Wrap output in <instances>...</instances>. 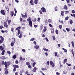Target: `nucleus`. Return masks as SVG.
I'll return each mask as SVG.
<instances>
[{
    "label": "nucleus",
    "instance_id": "1",
    "mask_svg": "<svg viewBox=\"0 0 75 75\" xmlns=\"http://www.w3.org/2000/svg\"><path fill=\"white\" fill-rule=\"evenodd\" d=\"M13 67L14 68L13 69V72H15V71H16V70H17V69L16 68H19V67H20L18 66V65H16V64H13Z\"/></svg>",
    "mask_w": 75,
    "mask_h": 75
},
{
    "label": "nucleus",
    "instance_id": "2",
    "mask_svg": "<svg viewBox=\"0 0 75 75\" xmlns=\"http://www.w3.org/2000/svg\"><path fill=\"white\" fill-rule=\"evenodd\" d=\"M0 38L1 39L0 40V44H1V43L3 42L4 41V39L2 36H0Z\"/></svg>",
    "mask_w": 75,
    "mask_h": 75
},
{
    "label": "nucleus",
    "instance_id": "3",
    "mask_svg": "<svg viewBox=\"0 0 75 75\" xmlns=\"http://www.w3.org/2000/svg\"><path fill=\"white\" fill-rule=\"evenodd\" d=\"M50 65H52V68H54V67H55V64H54V63L52 61H50Z\"/></svg>",
    "mask_w": 75,
    "mask_h": 75
},
{
    "label": "nucleus",
    "instance_id": "4",
    "mask_svg": "<svg viewBox=\"0 0 75 75\" xmlns=\"http://www.w3.org/2000/svg\"><path fill=\"white\" fill-rule=\"evenodd\" d=\"M29 24L30 27H33V23H32V21L30 19L28 20Z\"/></svg>",
    "mask_w": 75,
    "mask_h": 75
},
{
    "label": "nucleus",
    "instance_id": "5",
    "mask_svg": "<svg viewBox=\"0 0 75 75\" xmlns=\"http://www.w3.org/2000/svg\"><path fill=\"white\" fill-rule=\"evenodd\" d=\"M1 14H2V15L4 16L5 14H6V13L4 12V10H1L0 11Z\"/></svg>",
    "mask_w": 75,
    "mask_h": 75
},
{
    "label": "nucleus",
    "instance_id": "6",
    "mask_svg": "<svg viewBox=\"0 0 75 75\" xmlns=\"http://www.w3.org/2000/svg\"><path fill=\"white\" fill-rule=\"evenodd\" d=\"M5 69L6 70L5 72V75H7L8 74L9 72L8 71V69H7V68H5Z\"/></svg>",
    "mask_w": 75,
    "mask_h": 75
},
{
    "label": "nucleus",
    "instance_id": "7",
    "mask_svg": "<svg viewBox=\"0 0 75 75\" xmlns=\"http://www.w3.org/2000/svg\"><path fill=\"white\" fill-rule=\"evenodd\" d=\"M41 10L43 13H44L46 12V9L44 7H42L41 8Z\"/></svg>",
    "mask_w": 75,
    "mask_h": 75
},
{
    "label": "nucleus",
    "instance_id": "8",
    "mask_svg": "<svg viewBox=\"0 0 75 75\" xmlns=\"http://www.w3.org/2000/svg\"><path fill=\"white\" fill-rule=\"evenodd\" d=\"M4 26L5 27L7 28H8V25H7V23L5 22H4Z\"/></svg>",
    "mask_w": 75,
    "mask_h": 75
},
{
    "label": "nucleus",
    "instance_id": "9",
    "mask_svg": "<svg viewBox=\"0 0 75 75\" xmlns=\"http://www.w3.org/2000/svg\"><path fill=\"white\" fill-rule=\"evenodd\" d=\"M21 16L23 18H25L26 17H27V13L26 12H25V15H23V14H21Z\"/></svg>",
    "mask_w": 75,
    "mask_h": 75
},
{
    "label": "nucleus",
    "instance_id": "10",
    "mask_svg": "<svg viewBox=\"0 0 75 75\" xmlns=\"http://www.w3.org/2000/svg\"><path fill=\"white\" fill-rule=\"evenodd\" d=\"M14 12L13 11H10V15L11 16V17L13 16L14 15Z\"/></svg>",
    "mask_w": 75,
    "mask_h": 75
},
{
    "label": "nucleus",
    "instance_id": "11",
    "mask_svg": "<svg viewBox=\"0 0 75 75\" xmlns=\"http://www.w3.org/2000/svg\"><path fill=\"white\" fill-rule=\"evenodd\" d=\"M34 47L35 49L38 50L39 49V45H36L34 46Z\"/></svg>",
    "mask_w": 75,
    "mask_h": 75
},
{
    "label": "nucleus",
    "instance_id": "12",
    "mask_svg": "<svg viewBox=\"0 0 75 75\" xmlns=\"http://www.w3.org/2000/svg\"><path fill=\"white\" fill-rule=\"evenodd\" d=\"M37 69L36 67H35L33 68L32 70V71L33 72H36Z\"/></svg>",
    "mask_w": 75,
    "mask_h": 75
},
{
    "label": "nucleus",
    "instance_id": "13",
    "mask_svg": "<svg viewBox=\"0 0 75 75\" xmlns=\"http://www.w3.org/2000/svg\"><path fill=\"white\" fill-rule=\"evenodd\" d=\"M4 47H3V46H2V45H1L0 46V50H1V51H3L4 50Z\"/></svg>",
    "mask_w": 75,
    "mask_h": 75
},
{
    "label": "nucleus",
    "instance_id": "14",
    "mask_svg": "<svg viewBox=\"0 0 75 75\" xmlns=\"http://www.w3.org/2000/svg\"><path fill=\"white\" fill-rule=\"evenodd\" d=\"M4 65H5V67H6V69H7L8 65H7V62H5Z\"/></svg>",
    "mask_w": 75,
    "mask_h": 75
},
{
    "label": "nucleus",
    "instance_id": "15",
    "mask_svg": "<svg viewBox=\"0 0 75 75\" xmlns=\"http://www.w3.org/2000/svg\"><path fill=\"white\" fill-rule=\"evenodd\" d=\"M38 0H35L34 3L35 4H38Z\"/></svg>",
    "mask_w": 75,
    "mask_h": 75
},
{
    "label": "nucleus",
    "instance_id": "16",
    "mask_svg": "<svg viewBox=\"0 0 75 75\" xmlns=\"http://www.w3.org/2000/svg\"><path fill=\"white\" fill-rule=\"evenodd\" d=\"M43 32H45L47 31V27L45 26L43 30Z\"/></svg>",
    "mask_w": 75,
    "mask_h": 75
},
{
    "label": "nucleus",
    "instance_id": "17",
    "mask_svg": "<svg viewBox=\"0 0 75 75\" xmlns=\"http://www.w3.org/2000/svg\"><path fill=\"white\" fill-rule=\"evenodd\" d=\"M44 28L43 25L41 24L40 26V30H42V29Z\"/></svg>",
    "mask_w": 75,
    "mask_h": 75
},
{
    "label": "nucleus",
    "instance_id": "18",
    "mask_svg": "<svg viewBox=\"0 0 75 75\" xmlns=\"http://www.w3.org/2000/svg\"><path fill=\"white\" fill-rule=\"evenodd\" d=\"M0 58L1 59H6V57L4 56H2L0 57Z\"/></svg>",
    "mask_w": 75,
    "mask_h": 75
},
{
    "label": "nucleus",
    "instance_id": "19",
    "mask_svg": "<svg viewBox=\"0 0 75 75\" xmlns=\"http://www.w3.org/2000/svg\"><path fill=\"white\" fill-rule=\"evenodd\" d=\"M33 2V0H30V3L31 5H33L34 4Z\"/></svg>",
    "mask_w": 75,
    "mask_h": 75
},
{
    "label": "nucleus",
    "instance_id": "20",
    "mask_svg": "<svg viewBox=\"0 0 75 75\" xmlns=\"http://www.w3.org/2000/svg\"><path fill=\"white\" fill-rule=\"evenodd\" d=\"M61 14L62 16H64V12L63 11H61Z\"/></svg>",
    "mask_w": 75,
    "mask_h": 75
},
{
    "label": "nucleus",
    "instance_id": "21",
    "mask_svg": "<svg viewBox=\"0 0 75 75\" xmlns=\"http://www.w3.org/2000/svg\"><path fill=\"white\" fill-rule=\"evenodd\" d=\"M4 52H5V50H3L2 51V52L1 53V55H4Z\"/></svg>",
    "mask_w": 75,
    "mask_h": 75
},
{
    "label": "nucleus",
    "instance_id": "22",
    "mask_svg": "<svg viewBox=\"0 0 75 75\" xmlns=\"http://www.w3.org/2000/svg\"><path fill=\"white\" fill-rule=\"evenodd\" d=\"M64 8L65 10H68V7L67 5H64Z\"/></svg>",
    "mask_w": 75,
    "mask_h": 75
},
{
    "label": "nucleus",
    "instance_id": "23",
    "mask_svg": "<svg viewBox=\"0 0 75 75\" xmlns=\"http://www.w3.org/2000/svg\"><path fill=\"white\" fill-rule=\"evenodd\" d=\"M66 30L67 31V32H69V31H70L71 30V29L69 28H66Z\"/></svg>",
    "mask_w": 75,
    "mask_h": 75
},
{
    "label": "nucleus",
    "instance_id": "24",
    "mask_svg": "<svg viewBox=\"0 0 75 75\" xmlns=\"http://www.w3.org/2000/svg\"><path fill=\"white\" fill-rule=\"evenodd\" d=\"M71 53L73 54V55L74 57V50H73V49H72L71 50Z\"/></svg>",
    "mask_w": 75,
    "mask_h": 75
},
{
    "label": "nucleus",
    "instance_id": "25",
    "mask_svg": "<svg viewBox=\"0 0 75 75\" xmlns=\"http://www.w3.org/2000/svg\"><path fill=\"white\" fill-rule=\"evenodd\" d=\"M21 27L19 26L16 28V30H20V29H21Z\"/></svg>",
    "mask_w": 75,
    "mask_h": 75
},
{
    "label": "nucleus",
    "instance_id": "26",
    "mask_svg": "<svg viewBox=\"0 0 75 75\" xmlns=\"http://www.w3.org/2000/svg\"><path fill=\"white\" fill-rule=\"evenodd\" d=\"M7 54H8L9 55V56L11 55V52L10 51H7L6 52Z\"/></svg>",
    "mask_w": 75,
    "mask_h": 75
},
{
    "label": "nucleus",
    "instance_id": "27",
    "mask_svg": "<svg viewBox=\"0 0 75 75\" xmlns=\"http://www.w3.org/2000/svg\"><path fill=\"white\" fill-rule=\"evenodd\" d=\"M26 64L27 66H28L29 65H30V63L29 62H26Z\"/></svg>",
    "mask_w": 75,
    "mask_h": 75
},
{
    "label": "nucleus",
    "instance_id": "28",
    "mask_svg": "<svg viewBox=\"0 0 75 75\" xmlns=\"http://www.w3.org/2000/svg\"><path fill=\"white\" fill-rule=\"evenodd\" d=\"M41 70H42V71H45V70L46 71V70H47V69H46V68H42Z\"/></svg>",
    "mask_w": 75,
    "mask_h": 75
},
{
    "label": "nucleus",
    "instance_id": "29",
    "mask_svg": "<svg viewBox=\"0 0 75 75\" xmlns=\"http://www.w3.org/2000/svg\"><path fill=\"white\" fill-rule=\"evenodd\" d=\"M43 50L44 51H48V49H46V48H43Z\"/></svg>",
    "mask_w": 75,
    "mask_h": 75
},
{
    "label": "nucleus",
    "instance_id": "30",
    "mask_svg": "<svg viewBox=\"0 0 75 75\" xmlns=\"http://www.w3.org/2000/svg\"><path fill=\"white\" fill-rule=\"evenodd\" d=\"M71 44L73 47L74 48V42L73 41L71 42Z\"/></svg>",
    "mask_w": 75,
    "mask_h": 75
},
{
    "label": "nucleus",
    "instance_id": "31",
    "mask_svg": "<svg viewBox=\"0 0 75 75\" xmlns=\"http://www.w3.org/2000/svg\"><path fill=\"white\" fill-rule=\"evenodd\" d=\"M62 49L63 50H64L65 52H67V50L66 49H64V48H63Z\"/></svg>",
    "mask_w": 75,
    "mask_h": 75
},
{
    "label": "nucleus",
    "instance_id": "32",
    "mask_svg": "<svg viewBox=\"0 0 75 75\" xmlns=\"http://www.w3.org/2000/svg\"><path fill=\"white\" fill-rule=\"evenodd\" d=\"M54 10L56 11H58V7L56 6L54 8Z\"/></svg>",
    "mask_w": 75,
    "mask_h": 75
},
{
    "label": "nucleus",
    "instance_id": "33",
    "mask_svg": "<svg viewBox=\"0 0 75 75\" xmlns=\"http://www.w3.org/2000/svg\"><path fill=\"white\" fill-rule=\"evenodd\" d=\"M36 64V63L35 62H34L33 63V67H34L35 65Z\"/></svg>",
    "mask_w": 75,
    "mask_h": 75
},
{
    "label": "nucleus",
    "instance_id": "34",
    "mask_svg": "<svg viewBox=\"0 0 75 75\" xmlns=\"http://www.w3.org/2000/svg\"><path fill=\"white\" fill-rule=\"evenodd\" d=\"M51 33L52 34H54V29L52 30Z\"/></svg>",
    "mask_w": 75,
    "mask_h": 75
},
{
    "label": "nucleus",
    "instance_id": "35",
    "mask_svg": "<svg viewBox=\"0 0 75 75\" xmlns=\"http://www.w3.org/2000/svg\"><path fill=\"white\" fill-rule=\"evenodd\" d=\"M28 67L29 68H30V69H31V68H32V67H31V66L30 64H29L28 66Z\"/></svg>",
    "mask_w": 75,
    "mask_h": 75
},
{
    "label": "nucleus",
    "instance_id": "36",
    "mask_svg": "<svg viewBox=\"0 0 75 75\" xmlns=\"http://www.w3.org/2000/svg\"><path fill=\"white\" fill-rule=\"evenodd\" d=\"M70 24H72L73 23V21L72 19H70Z\"/></svg>",
    "mask_w": 75,
    "mask_h": 75
},
{
    "label": "nucleus",
    "instance_id": "37",
    "mask_svg": "<svg viewBox=\"0 0 75 75\" xmlns=\"http://www.w3.org/2000/svg\"><path fill=\"white\" fill-rule=\"evenodd\" d=\"M21 33V31H20V30H18V35H20V34H21V33Z\"/></svg>",
    "mask_w": 75,
    "mask_h": 75
},
{
    "label": "nucleus",
    "instance_id": "38",
    "mask_svg": "<svg viewBox=\"0 0 75 75\" xmlns=\"http://www.w3.org/2000/svg\"><path fill=\"white\" fill-rule=\"evenodd\" d=\"M2 28H4V27H3V25H1V26H0V29H1V30Z\"/></svg>",
    "mask_w": 75,
    "mask_h": 75
},
{
    "label": "nucleus",
    "instance_id": "39",
    "mask_svg": "<svg viewBox=\"0 0 75 75\" xmlns=\"http://www.w3.org/2000/svg\"><path fill=\"white\" fill-rule=\"evenodd\" d=\"M55 33H56V34H58V30H55Z\"/></svg>",
    "mask_w": 75,
    "mask_h": 75
},
{
    "label": "nucleus",
    "instance_id": "40",
    "mask_svg": "<svg viewBox=\"0 0 75 75\" xmlns=\"http://www.w3.org/2000/svg\"><path fill=\"white\" fill-rule=\"evenodd\" d=\"M19 37V38H21V37H22V34L21 33Z\"/></svg>",
    "mask_w": 75,
    "mask_h": 75
},
{
    "label": "nucleus",
    "instance_id": "41",
    "mask_svg": "<svg viewBox=\"0 0 75 75\" xmlns=\"http://www.w3.org/2000/svg\"><path fill=\"white\" fill-rule=\"evenodd\" d=\"M49 64H50V61L49 60L47 62V65L48 66H49Z\"/></svg>",
    "mask_w": 75,
    "mask_h": 75
},
{
    "label": "nucleus",
    "instance_id": "42",
    "mask_svg": "<svg viewBox=\"0 0 75 75\" xmlns=\"http://www.w3.org/2000/svg\"><path fill=\"white\" fill-rule=\"evenodd\" d=\"M70 16H71L72 17H75V14H70Z\"/></svg>",
    "mask_w": 75,
    "mask_h": 75
},
{
    "label": "nucleus",
    "instance_id": "43",
    "mask_svg": "<svg viewBox=\"0 0 75 75\" xmlns=\"http://www.w3.org/2000/svg\"><path fill=\"white\" fill-rule=\"evenodd\" d=\"M15 63L17 64H18V60H16Z\"/></svg>",
    "mask_w": 75,
    "mask_h": 75
},
{
    "label": "nucleus",
    "instance_id": "44",
    "mask_svg": "<svg viewBox=\"0 0 75 75\" xmlns=\"http://www.w3.org/2000/svg\"><path fill=\"white\" fill-rule=\"evenodd\" d=\"M68 18H69V17L67 16L65 17V19L66 20H68Z\"/></svg>",
    "mask_w": 75,
    "mask_h": 75
},
{
    "label": "nucleus",
    "instance_id": "45",
    "mask_svg": "<svg viewBox=\"0 0 75 75\" xmlns=\"http://www.w3.org/2000/svg\"><path fill=\"white\" fill-rule=\"evenodd\" d=\"M71 13L73 14H74V13H75V11L74 10H72L71 11Z\"/></svg>",
    "mask_w": 75,
    "mask_h": 75
},
{
    "label": "nucleus",
    "instance_id": "46",
    "mask_svg": "<svg viewBox=\"0 0 75 75\" xmlns=\"http://www.w3.org/2000/svg\"><path fill=\"white\" fill-rule=\"evenodd\" d=\"M45 40H46V41H47V42H48V41H49V40H48V38H45Z\"/></svg>",
    "mask_w": 75,
    "mask_h": 75
},
{
    "label": "nucleus",
    "instance_id": "47",
    "mask_svg": "<svg viewBox=\"0 0 75 75\" xmlns=\"http://www.w3.org/2000/svg\"><path fill=\"white\" fill-rule=\"evenodd\" d=\"M45 55H46V57H47L48 55V52H45Z\"/></svg>",
    "mask_w": 75,
    "mask_h": 75
},
{
    "label": "nucleus",
    "instance_id": "48",
    "mask_svg": "<svg viewBox=\"0 0 75 75\" xmlns=\"http://www.w3.org/2000/svg\"><path fill=\"white\" fill-rule=\"evenodd\" d=\"M67 59H64V63H65L67 62Z\"/></svg>",
    "mask_w": 75,
    "mask_h": 75
},
{
    "label": "nucleus",
    "instance_id": "49",
    "mask_svg": "<svg viewBox=\"0 0 75 75\" xmlns=\"http://www.w3.org/2000/svg\"><path fill=\"white\" fill-rule=\"evenodd\" d=\"M39 12L40 14H42V11H41V10H39Z\"/></svg>",
    "mask_w": 75,
    "mask_h": 75
},
{
    "label": "nucleus",
    "instance_id": "50",
    "mask_svg": "<svg viewBox=\"0 0 75 75\" xmlns=\"http://www.w3.org/2000/svg\"><path fill=\"white\" fill-rule=\"evenodd\" d=\"M40 73H42V75H45V74H44V73L42 71H40Z\"/></svg>",
    "mask_w": 75,
    "mask_h": 75
},
{
    "label": "nucleus",
    "instance_id": "51",
    "mask_svg": "<svg viewBox=\"0 0 75 75\" xmlns=\"http://www.w3.org/2000/svg\"><path fill=\"white\" fill-rule=\"evenodd\" d=\"M47 22L48 23H51V20L50 19H49L48 20Z\"/></svg>",
    "mask_w": 75,
    "mask_h": 75
},
{
    "label": "nucleus",
    "instance_id": "52",
    "mask_svg": "<svg viewBox=\"0 0 75 75\" xmlns=\"http://www.w3.org/2000/svg\"><path fill=\"white\" fill-rule=\"evenodd\" d=\"M53 40H55V36H53Z\"/></svg>",
    "mask_w": 75,
    "mask_h": 75
},
{
    "label": "nucleus",
    "instance_id": "53",
    "mask_svg": "<svg viewBox=\"0 0 75 75\" xmlns=\"http://www.w3.org/2000/svg\"><path fill=\"white\" fill-rule=\"evenodd\" d=\"M14 10L15 11V13H17V10H16V9L15 8H14Z\"/></svg>",
    "mask_w": 75,
    "mask_h": 75
},
{
    "label": "nucleus",
    "instance_id": "54",
    "mask_svg": "<svg viewBox=\"0 0 75 75\" xmlns=\"http://www.w3.org/2000/svg\"><path fill=\"white\" fill-rule=\"evenodd\" d=\"M22 58H23V57H20L19 58L20 60L21 61H22L23 59H22Z\"/></svg>",
    "mask_w": 75,
    "mask_h": 75
},
{
    "label": "nucleus",
    "instance_id": "55",
    "mask_svg": "<svg viewBox=\"0 0 75 75\" xmlns=\"http://www.w3.org/2000/svg\"><path fill=\"white\" fill-rule=\"evenodd\" d=\"M16 55H14L13 56V58H14V59H15V58H16Z\"/></svg>",
    "mask_w": 75,
    "mask_h": 75
},
{
    "label": "nucleus",
    "instance_id": "56",
    "mask_svg": "<svg viewBox=\"0 0 75 75\" xmlns=\"http://www.w3.org/2000/svg\"><path fill=\"white\" fill-rule=\"evenodd\" d=\"M54 55H55V57H56L57 56V55H58V54H57V52H55Z\"/></svg>",
    "mask_w": 75,
    "mask_h": 75
},
{
    "label": "nucleus",
    "instance_id": "57",
    "mask_svg": "<svg viewBox=\"0 0 75 75\" xmlns=\"http://www.w3.org/2000/svg\"><path fill=\"white\" fill-rule=\"evenodd\" d=\"M36 20H37V19L35 18L33 20H32V21H33V22H35L36 21Z\"/></svg>",
    "mask_w": 75,
    "mask_h": 75
},
{
    "label": "nucleus",
    "instance_id": "58",
    "mask_svg": "<svg viewBox=\"0 0 75 75\" xmlns=\"http://www.w3.org/2000/svg\"><path fill=\"white\" fill-rule=\"evenodd\" d=\"M10 64H11L10 62H7V64L8 65V66L10 65Z\"/></svg>",
    "mask_w": 75,
    "mask_h": 75
},
{
    "label": "nucleus",
    "instance_id": "59",
    "mask_svg": "<svg viewBox=\"0 0 75 75\" xmlns=\"http://www.w3.org/2000/svg\"><path fill=\"white\" fill-rule=\"evenodd\" d=\"M64 74H67V71H63Z\"/></svg>",
    "mask_w": 75,
    "mask_h": 75
},
{
    "label": "nucleus",
    "instance_id": "60",
    "mask_svg": "<svg viewBox=\"0 0 75 75\" xmlns=\"http://www.w3.org/2000/svg\"><path fill=\"white\" fill-rule=\"evenodd\" d=\"M14 44L13 43V42H11V46H13V45H14Z\"/></svg>",
    "mask_w": 75,
    "mask_h": 75
},
{
    "label": "nucleus",
    "instance_id": "61",
    "mask_svg": "<svg viewBox=\"0 0 75 75\" xmlns=\"http://www.w3.org/2000/svg\"><path fill=\"white\" fill-rule=\"evenodd\" d=\"M59 27L60 29H61V28H62V25H59Z\"/></svg>",
    "mask_w": 75,
    "mask_h": 75
},
{
    "label": "nucleus",
    "instance_id": "62",
    "mask_svg": "<svg viewBox=\"0 0 75 75\" xmlns=\"http://www.w3.org/2000/svg\"><path fill=\"white\" fill-rule=\"evenodd\" d=\"M35 40V39L34 38H32L31 39L30 41H34Z\"/></svg>",
    "mask_w": 75,
    "mask_h": 75
},
{
    "label": "nucleus",
    "instance_id": "63",
    "mask_svg": "<svg viewBox=\"0 0 75 75\" xmlns=\"http://www.w3.org/2000/svg\"><path fill=\"white\" fill-rule=\"evenodd\" d=\"M20 21H23V18H20Z\"/></svg>",
    "mask_w": 75,
    "mask_h": 75
},
{
    "label": "nucleus",
    "instance_id": "64",
    "mask_svg": "<svg viewBox=\"0 0 75 75\" xmlns=\"http://www.w3.org/2000/svg\"><path fill=\"white\" fill-rule=\"evenodd\" d=\"M15 75H18V72H16L15 74Z\"/></svg>",
    "mask_w": 75,
    "mask_h": 75
}]
</instances>
